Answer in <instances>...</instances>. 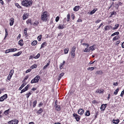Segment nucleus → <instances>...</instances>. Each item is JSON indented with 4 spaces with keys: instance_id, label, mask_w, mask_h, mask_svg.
Returning a JSON list of instances; mask_svg holds the SVG:
<instances>
[{
    "instance_id": "obj_59",
    "label": "nucleus",
    "mask_w": 124,
    "mask_h": 124,
    "mask_svg": "<svg viewBox=\"0 0 124 124\" xmlns=\"http://www.w3.org/2000/svg\"><path fill=\"white\" fill-rule=\"evenodd\" d=\"M63 65H62V63L61 64L60 66V69H62V68Z\"/></svg>"
},
{
    "instance_id": "obj_27",
    "label": "nucleus",
    "mask_w": 124,
    "mask_h": 124,
    "mask_svg": "<svg viewBox=\"0 0 124 124\" xmlns=\"http://www.w3.org/2000/svg\"><path fill=\"white\" fill-rule=\"evenodd\" d=\"M10 52H14L16 51L17 50L16 48H12L10 49Z\"/></svg>"
},
{
    "instance_id": "obj_32",
    "label": "nucleus",
    "mask_w": 124,
    "mask_h": 124,
    "mask_svg": "<svg viewBox=\"0 0 124 124\" xmlns=\"http://www.w3.org/2000/svg\"><path fill=\"white\" fill-rule=\"evenodd\" d=\"M119 33L118 32H116L114 33H113L112 34L111 36H114L115 35H118Z\"/></svg>"
},
{
    "instance_id": "obj_40",
    "label": "nucleus",
    "mask_w": 124,
    "mask_h": 124,
    "mask_svg": "<svg viewBox=\"0 0 124 124\" xmlns=\"http://www.w3.org/2000/svg\"><path fill=\"white\" fill-rule=\"evenodd\" d=\"M119 91V89L118 88H117L115 91L114 92V94L115 95H116L118 93V92Z\"/></svg>"
},
{
    "instance_id": "obj_58",
    "label": "nucleus",
    "mask_w": 124,
    "mask_h": 124,
    "mask_svg": "<svg viewBox=\"0 0 124 124\" xmlns=\"http://www.w3.org/2000/svg\"><path fill=\"white\" fill-rule=\"evenodd\" d=\"M8 123V124H13V123H13V120H12L11 121H9Z\"/></svg>"
},
{
    "instance_id": "obj_6",
    "label": "nucleus",
    "mask_w": 124,
    "mask_h": 124,
    "mask_svg": "<svg viewBox=\"0 0 124 124\" xmlns=\"http://www.w3.org/2000/svg\"><path fill=\"white\" fill-rule=\"evenodd\" d=\"M84 112V110L82 109H79L78 111V113L80 115L83 114Z\"/></svg>"
},
{
    "instance_id": "obj_57",
    "label": "nucleus",
    "mask_w": 124,
    "mask_h": 124,
    "mask_svg": "<svg viewBox=\"0 0 124 124\" xmlns=\"http://www.w3.org/2000/svg\"><path fill=\"white\" fill-rule=\"evenodd\" d=\"M31 71V69H29L27 70L26 71V73H27L30 72Z\"/></svg>"
},
{
    "instance_id": "obj_39",
    "label": "nucleus",
    "mask_w": 124,
    "mask_h": 124,
    "mask_svg": "<svg viewBox=\"0 0 124 124\" xmlns=\"http://www.w3.org/2000/svg\"><path fill=\"white\" fill-rule=\"evenodd\" d=\"M14 70H12L10 71L9 74H10L12 76L14 73Z\"/></svg>"
},
{
    "instance_id": "obj_28",
    "label": "nucleus",
    "mask_w": 124,
    "mask_h": 124,
    "mask_svg": "<svg viewBox=\"0 0 124 124\" xmlns=\"http://www.w3.org/2000/svg\"><path fill=\"white\" fill-rule=\"evenodd\" d=\"M58 28L60 29H63L64 28V25H60L58 26Z\"/></svg>"
},
{
    "instance_id": "obj_41",
    "label": "nucleus",
    "mask_w": 124,
    "mask_h": 124,
    "mask_svg": "<svg viewBox=\"0 0 124 124\" xmlns=\"http://www.w3.org/2000/svg\"><path fill=\"white\" fill-rule=\"evenodd\" d=\"M94 69V67H89L87 68V70H93Z\"/></svg>"
},
{
    "instance_id": "obj_33",
    "label": "nucleus",
    "mask_w": 124,
    "mask_h": 124,
    "mask_svg": "<svg viewBox=\"0 0 124 124\" xmlns=\"http://www.w3.org/2000/svg\"><path fill=\"white\" fill-rule=\"evenodd\" d=\"M21 54L19 52H18V53L14 54L13 55L15 56H18L19 55Z\"/></svg>"
},
{
    "instance_id": "obj_64",
    "label": "nucleus",
    "mask_w": 124,
    "mask_h": 124,
    "mask_svg": "<svg viewBox=\"0 0 124 124\" xmlns=\"http://www.w3.org/2000/svg\"><path fill=\"white\" fill-rule=\"evenodd\" d=\"M122 48H124V42L122 43Z\"/></svg>"
},
{
    "instance_id": "obj_44",
    "label": "nucleus",
    "mask_w": 124,
    "mask_h": 124,
    "mask_svg": "<svg viewBox=\"0 0 124 124\" xmlns=\"http://www.w3.org/2000/svg\"><path fill=\"white\" fill-rule=\"evenodd\" d=\"M120 38V36L119 35H116L114 37L113 39H119Z\"/></svg>"
},
{
    "instance_id": "obj_42",
    "label": "nucleus",
    "mask_w": 124,
    "mask_h": 124,
    "mask_svg": "<svg viewBox=\"0 0 124 124\" xmlns=\"http://www.w3.org/2000/svg\"><path fill=\"white\" fill-rule=\"evenodd\" d=\"M70 54L72 57H74L75 56V52H71Z\"/></svg>"
},
{
    "instance_id": "obj_19",
    "label": "nucleus",
    "mask_w": 124,
    "mask_h": 124,
    "mask_svg": "<svg viewBox=\"0 0 124 124\" xmlns=\"http://www.w3.org/2000/svg\"><path fill=\"white\" fill-rule=\"evenodd\" d=\"M13 124H17L18 123V121L16 119L12 120Z\"/></svg>"
},
{
    "instance_id": "obj_18",
    "label": "nucleus",
    "mask_w": 124,
    "mask_h": 124,
    "mask_svg": "<svg viewBox=\"0 0 124 124\" xmlns=\"http://www.w3.org/2000/svg\"><path fill=\"white\" fill-rule=\"evenodd\" d=\"M24 83H24L19 88V90H21L22 88L23 87H24L25 85H26V84L25 83V82H24Z\"/></svg>"
},
{
    "instance_id": "obj_4",
    "label": "nucleus",
    "mask_w": 124,
    "mask_h": 124,
    "mask_svg": "<svg viewBox=\"0 0 124 124\" xmlns=\"http://www.w3.org/2000/svg\"><path fill=\"white\" fill-rule=\"evenodd\" d=\"M73 116L75 117L76 121L78 122L79 121L80 118V116L75 113L73 114Z\"/></svg>"
},
{
    "instance_id": "obj_61",
    "label": "nucleus",
    "mask_w": 124,
    "mask_h": 124,
    "mask_svg": "<svg viewBox=\"0 0 124 124\" xmlns=\"http://www.w3.org/2000/svg\"><path fill=\"white\" fill-rule=\"evenodd\" d=\"M101 21V20H98L96 21L95 23H98L100 22Z\"/></svg>"
},
{
    "instance_id": "obj_31",
    "label": "nucleus",
    "mask_w": 124,
    "mask_h": 124,
    "mask_svg": "<svg viewBox=\"0 0 124 124\" xmlns=\"http://www.w3.org/2000/svg\"><path fill=\"white\" fill-rule=\"evenodd\" d=\"M69 50L68 48L65 49L64 50L65 53V54L67 53L68 52Z\"/></svg>"
},
{
    "instance_id": "obj_38",
    "label": "nucleus",
    "mask_w": 124,
    "mask_h": 124,
    "mask_svg": "<svg viewBox=\"0 0 124 124\" xmlns=\"http://www.w3.org/2000/svg\"><path fill=\"white\" fill-rule=\"evenodd\" d=\"M90 112L89 111L87 110L86 112V113H85V115L87 116H89L90 115Z\"/></svg>"
},
{
    "instance_id": "obj_22",
    "label": "nucleus",
    "mask_w": 124,
    "mask_h": 124,
    "mask_svg": "<svg viewBox=\"0 0 124 124\" xmlns=\"http://www.w3.org/2000/svg\"><path fill=\"white\" fill-rule=\"evenodd\" d=\"M97 10L96 8L94 9L90 12V14L91 15L93 14Z\"/></svg>"
},
{
    "instance_id": "obj_50",
    "label": "nucleus",
    "mask_w": 124,
    "mask_h": 124,
    "mask_svg": "<svg viewBox=\"0 0 124 124\" xmlns=\"http://www.w3.org/2000/svg\"><path fill=\"white\" fill-rule=\"evenodd\" d=\"M39 23V22L37 21H36L34 23H33V25H38V24Z\"/></svg>"
},
{
    "instance_id": "obj_35",
    "label": "nucleus",
    "mask_w": 124,
    "mask_h": 124,
    "mask_svg": "<svg viewBox=\"0 0 124 124\" xmlns=\"http://www.w3.org/2000/svg\"><path fill=\"white\" fill-rule=\"evenodd\" d=\"M70 16V15L69 14H68L67 16V21L68 22L69 21Z\"/></svg>"
},
{
    "instance_id": "obj_24",
    "label": "nucleus",
    "mask_w": 124,
    "mask_h": 124,
    "mask_svg": "<svg viewBox=\"0 0 124 124\" xmlns=\"http://www.w3.org/2000/svg\"><path fill=\"white\" fill-rule=\"evenodd\" d=\"M37 43V42L36 40H34L31 43L32 45L35 46L36 45Z\"/></svg>"
},
{
    "instance_id": "obj_36",
    "label": "nucleus",
    "mask_w": 124,
    "mask_h": 124,
    "mask_svg": "<svg viewBox=\"0 0 124 124\" xmlns=\"http://www.w3.org/2000/svg\"><path fill=\"white\" fill-rule=\"evenodd\" d=\"M43 110L42 108H40V109L38 110V113L39 114H40L42 112Z\"/></svg>"
},
{
    "instance_id": "obj_34",
    "label": "nucleus",
    "mask_w": 124,
    "mask_h": 124,
    "mask_svg": "<svg viewBox=\"0 0 124 124\" xmlns=\"http://www.w3.org/2000/svg\"><path fill=\"white\" fill-rule=\"evenodd\" d=\"M37 67V65L36 64H34V65H33L31 67V69H33L36 68Z\"/></svg>"
},
{
    "instance_id": "obj_21",
    "label": "nucleus",
    "mask_w": 124,
    "mask_h": 124,
    "mask_svg": "<svg viewBox=\"0 0 124 124\" xmlns=\"http://www.w3.org/2000/svg\"><path fill=\"white\" fill-rule=\"evenodd\" d=\"M46 42H44L41 44V46L40 49L41 48L44 47L46 45Z\"/></svg>"
},
{
    "instance_id": "obj_8",
    "label": "nucleus",
    "mask_w": 124,
    "mask_h": 124,
    "mask_svg": "<svg viewBox=\"0 0 124 124\" xmlns=\"http://www.w3.org/2000/svg\"><path fill=\"white\" fill-rule=\"evenodd\" d=\"M107 104H103L101 105V109H102L103 111L105 110V108H106V106L107 105Z\"/></svg>"
},
{
    "instance_id": "obj_52",
    "label": "nucleus",
    "mask_w": 124,
    "mask_h": 124,
    "mask_svg": "<svg viewBox=\"0 0 124 124\" xmlns=\"http://www.w3.org/2000/svg\"><path fill=\"white\" fill-rule=\"evenodd\" d=\"M103 24L102 23H101L100 25L98 27L97 29V30H98L101 27V26L103 25Z\"/></svg>"
},
{
    "instance_id": "obj_2",
    "label": "nucleus",
    "mask_w": 124,
    "mask_h": 124,
    "mask_svg": "<svg viewBox=\"0 0 124 124\" xmlns=\"http://www.w3.org/2000/svg\"><path fill=\"white\" fill-rule=\"evenodd\" d=\"M48 16L47 12L46 11L44 12L41 15V19L43 21H46L47 20V17Z\"/></svg>"
},
{
    "instance_id": "obj_3",
    "label": "nucleus",
    "mask_w": 124,
    "mask_h": 124,
    "mask_svg": "<svg viewBox=\"0 0 124 124\" xmlns=\"http://www.w3.org/2000/svg\"><path fill=\"white\" fill-rule=\"evenodd\" d=\"M40 78V76L39 75L36 76V77L31 81V83L32 84L34 83H37L38 81Z\"/></svg>"
},
{
    "instance_id": "obj_30",
    "label": "nucleus",
    "mask_w": 124,
    "mask_h": 124,
    "mask_svg": "<svg viewBox=\"0 0 124 124\" xmlns=\"http://www.w3.org/2000/svg\"><path fill=\"white\" fill-rule=\"evenodd\" d=\"M90 49L88 48L87 47L84 50V52H88L90 51Z\"/></svg>"
},
{
    "instance_id": "obj_25",
    "label": "nucleus",
    "mask_w": 124,
    "mask_h": 124,
    "mask_svg": "<svg viewBox=\"0 0 124 124\" xmlns=\"http://www.w3.org/2000/svg\"><path fill=\"white\" fill-rule=\"evenodd\" d=\"M37 103V101L36 100H35L33 102V107L34 108L35 107Z\"/></svg>"
},
{
    "instance_id": "obj_29",
    "label": "nucleus",
    "mask_w": 124,
    "mask_h": 124,
    "mask_svg": "<svg viewBox=\"0 0 124 124\" xmlns=\"http://www.w3.org/2000/svg\"><path fill=\"white\" fill-rule=\"evenodd\" d=\"M76 47L75 46H73L72 48L71 52H75V50Z\"/></svg>"
},
{
    "instance_id": "obj_63",
    "label": "nucleus",
    "mask_w": 124,
    "mask_h": 124,
    "mask_svg": "<svg viewBox=\"0 0 124 124\" xmlns=\"http://www.w3.org/2000/svg\"><path fill=\"white\" fill-rule=\"evenodd\" d=\"M29 78L28 76H26L25 78H24V81H25L26 80Z\"/></svg>"
},
{
    "instance_id": "obj_51",
    "label": "nucleus",
    "mask_w": 124,
    "mask_h": 124,
    "mask_svg": "<svg viewBox=\"0 0 124 124\" xmlns=\"http://www.w3.org/2000/svg\"><path fill=\"white\" fill-rule=\"evenodd\" d=\"M10 52V49L7 50H6L5 52V53L6 54L8 53L9 52Z\"/></svg>"
},
{
    "instance_id": "obj_5",
    "label": "nucleus",
    "mask_w": 124,
    "mask_h": 124,
    "mask_svg": "<svg viewBox=\"0 0 124 124\" xmlns=\"http://www.w3.org/2000/svg\"><path fill=\"white\" fill-rule=\"evenodd\" d=\"M7 94H5L3 96H1L0 98V101H3L5 99L7 98Z\"/></svg>"
},
{
    "instance_id": "obj_14",
    "label": "nucleus",
    "mask_w": 124,
    "mask_h": 124,
    "mask_svg": "<svg viewBox=\"0 0 124 124\" xmlns=\"http://www.w3.org/2000/svg\"><path fill=\"white\" fill-rule=\"evenodd\" d=\"M18 44L21 46H22L23 45V42L22 39H21L18 42Z\"/></svg>"
},
{
    "instance_id": "obj_16",
    "label": "nucleus",
    "mask_w": 124,
    "mask_h": 124,
    "mask_svg": "<svg viewBox=\"0 0 124 124\" xmlns=\"http://www.w3.org/2000/svg\"><path fill=\"white\" fill-rule=\"evenodd\" d=\"M102 73L103 72L101 70L97 71L95 73L96 74L98 75H101Z\"/></svg>"
},
{
    "instance_id": "obj_45",
    "label": "nucleus",
    "mask_w": 124,
    "mask_h": 124,
    "mask_svg": "<svg viewBox=\"0 0 124 124\" xmlns=\"http://www.w3.org/2000/svg\"><path fill=\"white\" fill-rule=\"evenodd\" d=\"M12 76L10 74H9L8 75L7 77V79L8 80H10Z\"/></svg>"
},
{
    "instance_id": "obj_26",
    "label": "nucleus",
    "mask_w": 124,
    "mask_h": 124,
    "mask_svg": "<svg viewBox=\"0 0 124 124\" xmlns=\"http://www.w3.org/2000/svg\"><path fill=\"white\" fill-rule=\"evenodd\" d=\"M9 109L5 110L4 112V114L6 115H8V112L9 111Z\"/></svg>"
},
{
    "instance_id": "obj_37",
    "label": "nucleus",
    "mask_w": 124,
    "mask_h": 124,
    "mask_svg": "<svg viewBox=\"0 0 124 124\" xmlns=\"http://www.w3.org/2000/svg\"><path fill=\"white\" fill-rule=\"evenodd\" d=\"M50 61H49L46 64L45 66L43 68L44 69H46V67L48 66L49 64V63H50Z\"/></svg>"
},
{
    "instance_id": "obj_62",
    "label": "nucleus",
    "mask_w": 124,
    "mask_h": 124,
    "mask_svg": "<svg viewBox=\"0 0 124 124\" xmlns=\"http://www.w3.org/2000/svg\"><path fill=\"white\" fill-rule=\"evenodd\" d=\"M58 102L57 100H56L55 103V107L57 106Z\"/></svg>"
},
{
    "instance_id": "obj_7",
    "label": "nucleus",
    "mask_w": 124,
    "mask_h": 124,
    "mask_svg": "<svg viewBox=\"0 0 124 124\" xmlns=\"http://www.w3.org/2000/svg\"><path fill=\"white\" fill-rule=\"evenodd\" d=\"M29 85H27L26 86L25 88L22 90L21 91V92H20L21 93H22L26 91L28 89V87H29Z\"/></svg>"
},
{
    "instance_id": "obj_23",
    "label": "nucleus",
    "mask_w": 124,
    "mask_h": 124,
    "mask_svg": "<svg viewBox=\"0 0 124 124\" xmlns=\"http://www.w3.org/2000/svg\"><path fill=\"white\" fill-rule=\"evenodd\" d=\"M119 25L118 24H116L115 25V26L112 29L113 30H115L117 29L119 27Z\"/></svg>"
},
{
    "instance_id": "obj_46",
    "label": "nucleus",
    "mask_w": 124,
    "mask_h": 124,
    "mask_svg": "<svg viewBox=\"0 0 124 124\" xmlns=\"http://www.w3.org/2000/svg\"><path fill=\"white\" fill-rule=\"evenodd\" d=\"M40 54L39 53L37 55L35 56V59L38 58L40 56Z\"/></svg>"
},
{
    "instance_id": "obj_20",
    "label": "nucleus",
    "mask_w": 124,
    "mask_h": 124,
    "mask_svg": "<svg viewBox=\"0 0 124 124\" xmlns=\"http://www.w3.org/2000/svg\"><path fill=\"white\" fill-rule=\"evenodd\" d=\"M94 45H93L89 47L90 50H91L92 51H93L95 50V48L94 47Z\"/></svg>"
},
{
    "instance_id": "obj_9",
    "label": "nucleus",
    "mask_w": 124,
    "mask_h": 124,
    "mask_svg": "<svg viewBox=\"0 0 124 124\" xmlns=\"http://www.w3.org/2000/svg\"><path fill=\"white\" fill-rule=\"evenodd\" d=\"M14 19L13 18H11V19L10 20V26H12L13 25L14 22Z\"/></svg>"
},
{
    "instance_id": "obj_11",
    "label": "nucleus",
    "mask_w": 124,
    "mask_h": 124,
    "mask_svg": "<svg viewBox=\"0 0 124 124\" xmlns=\"http://www.w3.org/2000/svg\"><path fill=\"white\" fill-rule=\"evenodd\" d=\"M112 28V27L111 26L107 25L105 27V30L107 31L110 29Z\"/></svg>"
},
{
    "instance_id": "obj_43",
    "label": "nucleus",
    "mask_w": 124,
    "mask_h": 124,
    "mask_svg": "<svg viewBox=\"0 0 124 124\" xmlns=\"http://www.w3.org/2000/svg\"><path fill=\"white\" fill-rule=\"evenodd\" d=\"M15 5L18 8H21L20 6H19L17 3H15Z\"/></svg>"
},
{
    "instance_id": "obj_1",
    "label": "nucleus",
    "mask_w": 124,
    "mask_h": 124,
    "mask_svg": "<svg viewBox=\"0 0 124 124\" xmlns=\"http://www.w3.org/2000/svg\"><path fill=\"white\" fill-rule=\"evenodd\" d=\"M33 1L31 0H23L22 2V4L23 6L26 7H28L31 5Z\"/></svg>"
},
{
    "instance_id": "obj_48",
    "label": "nucleus",
    "mask_w": 124,
    "mask_h": 124,
    "mask_svg": "<svg viewBox=\"0 0 124 124\" xmlns=\"http://www.w3.org/2000/svg\"><path fill=\"white\" fill-rule=\"evenodd\" d=\"M31 93L30 92H29V93L27 94H26L27 95V98H28L29 97V96L31 95Z\"/></svg>"
},
{
    "instance_id": "obj_56",
    "label": "nucleus",
    "mask_w": 124,
    "mask_h": 124,
    "mask_svg": "<svg viewBox=\"0 0 124 124\" xmlns=\"http://www.w3.org/2000/svg\"><path fill=\"white\" fill-rule=\"evenodd\" d=\"M122 4L121 2L120 1H119L118 2V3L117 4V5L119 6L121 5Z\"/></svg>"
},
{
    "instance_id": "obj_49",
    "label": "nucleus",
    "mask_w": 124,
    "mask_h": 124,
    "mask_svg": "<svg viewBox=\"0 0 124 124\" xmlns=\"http://www.w3.org/2000/svg\"><path fill=\"white\" fill-rule=\"evenodd\" d=\"M59 19V17L58 16H57L56 17L55 19V21L56 22H57L58 21Z\"/></svg>"
},
{
    "instance_id": "obj_10",
    "label": "nucleus",
    "mask_w": 124,
    "mask_h": 124,
    "mask_svg": "<svg viewBox=\"0 0 124 124\" xmlns=\"http://www.w3.org/2000/svg\"><path fill=\"white\" fill-rule=\"evenodd\" d=\"M103 90L97 89L96 91V93L99 94H101L103 93Z\"/></svg>"
},
{
    "instance_id": "obj_55",
    "label": "nucleus",
    "mask_w": 124,
    "mask_h": 124,
    "mask_svg": "<svg viewBox=\"0 0 124 124\" xmlns=\"http://www.w3.org/2000/svg\"><path fill=\"white\" fill-rule=\"evenodd\" d=\"M124 90L122 92L121 94H120V96H123V95L124 94Z\"/></svg>"
},
{
    "instance_id": "obj_15",
    "label": "nucleus",
    "mask_w": 124,
    "mask_h": 124,
    "mask_svg": "<svg viewBox=\"0 0 124 124\" xmlns=\"http://www.w3.org/2000/svg\"><path fill=\"white\" fill-rule=\"evenodd\" d=\"M55 107V109L58 111H60V110L61 107L60 105H57Z\"/></svg>"
},
{
    "instance_id": "obj_17",
    "label": "nucleus",
    "mask_w": 124,
    "mask_h": 124,
    "mask_svg": "<svg viewBox=\"0 0 124 124\" xmlns=\"http://www.w3.org/2000/svg\"><path fill=\"white\" fill-rule=\"evenodd\" d=\"M79 6H77L73 8V10L75 11H77L78 10Z\"/></svg>"
},
{
    "instance_id": "obj_12",
    "label": "nucleus",
    "mask_w": 124,
    "mask_h": 124,
    "mask_svg": "<svg viewBox=\"0 0 124 124\" xmlns=\"http://www.w3.org/2000/svg\"><path fill=\"white\" fill-rule=\"evenodd\" d=\"M119 122V120L118 119L116 120H113V123L115 124H118Z\"/></svg>"
},
{
    "instance_id": "obj_47",
    "label": "nucleus",
    "mask_w": 124,
    "mask_h": 124,
    "mask_svg": "<svg viewBox=\"0 0 124 124\" xmlns=\"http://www.w3.org/2000/svg\"><path fill=\"white\" fill-rule=\"evenodd\" d=\"M27 28H25L24 30V33L25 35H27Z\"/></svg>"
},
{
    "instance_id": "obj_13",
    "label": "nucleus",
    "mask_w": 124,
    "mask_h": 124,
    "mask_svg": "<svg viewBox=\"0 0 124 124\" xmlns=\"http://www.w3.org/2000/svg\"><path fill=\"white\" fill-rule=\"evenodd\" d=\"M64 73L62 72L60 74L59 76V78L58 79V81H59L61 78L64 75Z\"/></svg>"
},
{
    "instance_id": "obj_54",
    "label": "nucleus",
    "mask_w": 124,
    "mask_h": 124,
    "mask_svg": "<svg viewBox=\"0 0 124 124\" xmlns=\"http://www.w3.org/2000/svg\"><path fill=\"white\" fill-rule=\"evenodd\" d=\"M23 19L24 20L25 19L27 18L26 16H25V15H23Z\"/></svg>"
},
{
    "instance_id": "obj_53",
    "label": "nucleus",
    "mask_w": 124,
    "mask_h": 124,
    "mask_svg": "<svg viewBox=\"0 0 124 124\" xmlns=\"http://www.w3.org/2000/svg\"><path fill=\"white\" fill-rule=\"evenodd\" d=\"M31 20H28L27 21H26V23L27 24H28L29 23H31Z\"/></svg>"
},
{
    "instance_id": "obj_60",
    "label": "nucleus",
    "mask_w": 124,
    "mask_h": 124,
    "mask_svg": "<svg viewBox=\"0 0 124 124\" xmlns=\"http://www.w3.org/2000/svg\"><path fill=\"white\" fill-rule=\"evenodd\" d=\"M95 61H94L93 62H92L91 61L89 63V64H93L95 62Z\"/></svg>"
}]
</instances>
